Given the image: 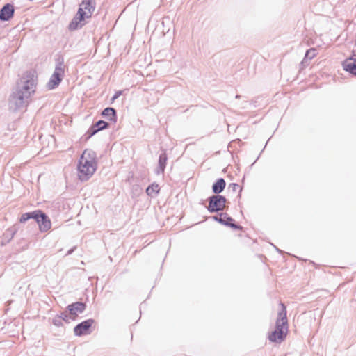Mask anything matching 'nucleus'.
<instances>
[{
  "label": "nucleus",
  "mask_w": 356,
  "mask_h": 356,
  "mask_svg": "<svg viewBox=\"0 0 356 356\" xmlns=\"http://www.w3.org/2000/svg\"><path fill=\"white\" fill-rule=\"evenodd\" d=\"M226 198L222 195H213L209 198L208 210L211 213L223 210L225 207Z\"/></svg>",
  "instance_id": "6"
},
{
  "label": "nucleus",
  "mask_w": 356,
  "mask_h": 356,
  "mask_svg": "<svg viewBox=\"0 0 356 356\" xmlns=\"http://www.w3.org/2000/svg\"><path fill=\"white\" fill-rule=\"evenodd\" d=\"M74 248H72V249L70 250L67 252V255L71 254L73 252V251H74Z\"/></svg>",
  "instance_id": "23"
},
{
  "label": "nucleus",
  "mask_w": 356,
  "mask_h": 356,
  "mask_svg": "<svg viewBox=\"0 0 356 356\" xmlns=\"http://www.w3.org/2000/svg\"><path fill=\"white\" fill-rule=\"evenodd\" d=\"M93 323V319H88L81 322L74 328V334L76 336L89 334L90 333V329Z\"/></svg>",
  "instance_id": "8"
},
{
  "label": "nucleus",
  "mask_w": 356,
  "mask_h": 356,
  "mask_svg": "<svg viewBox=\"0 0 356 356\" xmlns=\"http://www.w3.org/2000/svg\"><path fill=\"white\" fill-rule=\"evenodd\" d=\"M95 8V3L92 0H85L79 5L77 14L70 24L69 28L75 30L84 25V21L91 17Z\"/></svg>",
  "instance_id": "4"
},
{
  "label": "nucleus",
  "mask_w": 356,
  "mask_h": 356,
  "mask_svg": "<svg viewBox=\"0 0 356 356\" xmlns=\"http://www.w3.org/2000/svg\"><path fill=\"white\" fill-rule=\"evenodd\" d=\"M225 181L223 179H219L216 183L213 184V191L216 194L221 193L225 188Z\"/></svg>",
  "instance_id": "16"
},
{
  "label": "nucleus",
  "mask_w": 356,
  "mask_h": 356,
  "mask_svg": "<svg viewBox=\"0 0 356 356\" xmlns=\"http://www.w3.org/2000/svg\"><path fill=\"white\" fill-rule=\"evenodd\" d=\"M280 306L281 309L278 313L276 328L268 336V339L270 341L276 343H281L284 339L288 332L286 307L283 303H280Z\"/></svg>",
  "instance_id": "3"
},
{
  "label": "nucleus",
  "mask_w": 356,
  "mask_h": 356,
  "mask_svg": "<svg viewBox=\"0 0 356 356\" xmlns=\"http://www.w3.org/2000/svg\"><path fill=\"white\" fill-rule=\"evenodd\" d=\"M35 220L38 224L40 232H45L51 229V222L49 218L41 211L37 210V216Z\"/></svg>",
  "instance_id": "7"
},
{
  "label": "nucleus",
  "mask_w": 356,
  "mask_h": 356,
  "mask_svg": "<svg viewBox=\"0 0 356 356\" xmlns=\"http://www.w3.org/2000/svg\"><path fill=\"white\" fill-rule=\"evenodd\" d=\"M343 69L350 73L356 75V59L350 57L343 63Z\"/></svg>",
  "instance_id": "12"
},
{
  "label": "nucleus",
  "mask_w": 356,
  "mask_h": 356,
  "mask_svg": "<svg viewBox=\"0 0 356 356\" xmlns=\"http://www.w3.org/2000/svg\"><path fill=\"white\" fill-rule=\"evenodd\" d=\"M37 216V211L23 213L19 219L20 222H25L29 219H34Z\"/></svg>",
  "instance_id": "18"
},
{
  "label": "nucleus",
  "mask_w": 356,
  "mask_h": 356,
  "mask_svg": "<svg viewBox=\"0 0 356 356\" xmlns=\"http://www.w3.org/2000/svg\"><path fill=\"white\" fill-rule=\"evenodd\" d=\"M122 94V92L121 91H118L115 92V94L114 95V96L113 97V99H115L117 98H118Z\"/></svg>",
  "instance_id": "22"
},
{
  "label": "nucleus",
  "mask_w": 356,
  "mask_h": 356,
  "mask_svg": "<svg viewBox=\"0 0 356 356\" xmlns=\"http://www.w3.org/2000/svg\"><path fill=\"white\" fill-rule=\"evenodd\" d=\"M316 49L314 48H311L310 49L307 50L305 54V56L304 58V60L302 63L307 62V60H312L313 58H314L316 55Z\"/></svg>",
  "instance_id": "19"
},
{
  "label": "nucleus",
  "mask_w": 356,
  "mask_h": 356,
  "mask_svg": "<svg viewBox=\"0 0 356 356\" xmlns=\"http://www.w3.org/2000/svg\"><path fill=\"white\" fill-rule=\"evenodd\" d=\"M53 323L54 325H56L57 327H60L62 325V320L60 319V318L59 316H57L54 318Z\"/></svg>",
  "instance_id": "21"
},
{
  "label": "nucleus",
  "mask_w": 356,
  "mask_h": 356,
  "mask_svg": "<svg viewBox=\"0 0 356 356\" xmlns=\"http://www.w3.org/2000/svg\"><path fill=\"white\" fill-rule=\"evenodd\" d=\"M102 115L105 118H107L108 120L111 121L115 122L116 112L115 110L113 108H106L102 112Z\"/></svg>",
  "instance_id": "15"
},
{
  "label": "nucleus",
  "mask_w": 356,
  "mask_h": 356,
  "mask_svg": "<svg viewBox=\"0 0 356 356\" xmlns=\"http://www.w3.org/2000/svg\"><path fill=\"white\" fill-rule=\"evenodd\" d=\"M64 65L62 62H59L56 64L54 72L51 75L49 82L47 84V87L49 90L56 88L60 83L64 76Z\"/></svg>",
  "instance_id": "5"
},
{
  "label": "nucleus",
  "mask_w": 356,
  "mask_h": 356,
  "mask_svg": "<svg viewBox=\"0 0 356 356\" xmlns=\"http://www.w3.org/2000/svg\"><path fill=\"white\" fill-rule=\"evenodd\" d=\"M167 160L168 157L165 152H163L159 155L158 168L156 170V173L157 175L163 173L165 168Z\"/></svg>",
  "instance_id": "13"
},
{
  "label": "nucleus",
  "mask_w": 356,
  "mask_h": 356,
  "mask_svg": "<svg viewBox=\"0 0 356 356\" xmlns=\"http://www.w3.org/2000/svg\"><path fill=\"white\" fill-rule=\"evenodd\" d=\"M108 126V123L103 121V120H99L95 124H94L90 131V136L94 135L95 134H96L97 132H98L100 130H102L105 128H106Z\"/></svg>",
  "instance_id": "14"
},
{
  "label": "nucleus",
  "mask_w": 356,
  "mask_h": 356,
  "mask_svg": "<svg viewBox=\"0 0 356 356\" xmlns=\"http://www.w3.org/2000/svg\"><path fill=\"white\" fill-rule=\"evenodd\" d=\"M72 316L70 315V314L67 313V312H63L60 316H59L62 321H65V322H69L70 319H72Z\"/></svg>",
  "instance_id": "20"
},
{
  "label": "nucleus",
  "mask_w": 356,
  "mask_h": 356,
  "mask_svg": "<svg viewBox=\"0 0 356 356\" xmlns=\"http://www.w3.org/2000/svg\"><path fill=\"white\" fill-rule=\"evenodd\" d=\"M233 186H234V189H235V188H236V187H238V184H233Z\"/></svg>",
  "instance_id": "24"
},
{
  "label": "nucleus",
  "mask_w": 356,
  "mask_h": 356,
  "mask_svg": "<svg viewBox=\"0 0 356 356\" xmlns=\"http://www.w3.org/2000/svg\"><path fill=\"white\" fill-rule=\"evenodd\" d=\"M159 190L160 188L159 184L154 183L147 187L146 189V193L148 195L154 197L159 193Z\"/></svg>",
  "instance_id": "17"
},
{
  "label": "nucleus",
  "mask_w": 356,
  "mask_h": 356,
  "mask_svg": "<svg viewBox=\"0 0 356 356\" xmlns=\"http://www.w3.org/2000/svg\"><path fill=\"white\" fill-rule=\"evenodd\" d=\"M97 168L96 154L91 149H85L80 156L77 165V175L81 181L88 180Z\"/></svg>",
  "instance_id": "2"
},
{
  "label": "nucleus",
  "mask_w": 356,
  "mask_h": 356,
  "mask_svg": "<svg viewBox=\"0 0 356 356\" xmlns=\"http://www.w3.org/2000/svg\"><path fill=\"white\" fill-rule=\"evenodd\" d=\"M69 312L72 316V320H74L75 317L79 314H81L86 309L84 303L76 302L75 303L69 305L67 307Z\"/></svg>",
  "instance_id": "9"
},
{
  "label": "nucleus",
  "mask_w": 356,
  "mask_h": 356,
  "mask_svg": "<svg viewBox=\"0 0 356 356\" xmlns=\"http://www.w3.org/2000/svg\"><path fill=\"white\" fill-rule=\"evenodd\" d=\"M13 6L8 3L5 5L0 10V19L2 21H8L13 17Z\"/></svg>",
  "instance_id": "11"
},
{
  "label": "nucleus",
  "mask_w": 356,
  "mask_h": 356,
  "mask_svg": "<svg viewBox=\"0 0 356 356\" xmlns=\"http://www.w3.org/2000/svg\"><path fill=\"white\" fill-rule=\"evenodd\" d=\"M213 218L215 220L218 221L221 224L231 227L232 228H233L234 229H241V227H240L234 223L229 222L232 221L233 219L232 218H230L229 216H228L227 214H226V213H221L220 217L213 216Z\"/></svg>",
  "instance_id": "10"
},
{
  "label": "nucleus",
  "mask_w": 356,
  "mask_h": 356,
  "mask_svg": "<svg viewBox=\"0 0 356 356\" xmlns=\"http://www.w3.org/2000/svg\"><path fill=\"white\" fill-rule=\"evenodd\" d=\"M35 83L33 79L22 78L17 83L15 90L9 99V108L13 111L24 109L35 92Z\"/></svg>",
  "instance_id": "1"
}]
</instances>
